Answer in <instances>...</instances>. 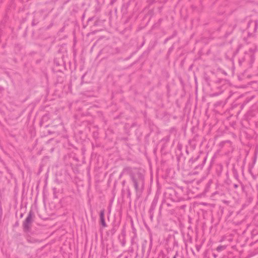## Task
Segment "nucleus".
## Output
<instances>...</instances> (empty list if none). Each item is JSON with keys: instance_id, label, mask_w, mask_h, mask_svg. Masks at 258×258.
<instances>
[{"instance_id": "2", "label": "nucleus", "mask_w": 258, "mask_h": 258, "mask_svg": "<svg viewBox=\"0 0 258 258\" xmlns=\"http://www.w3.org/2000/svg\"><path fill=\"white\" fill-rule=\"evenodd\" d=\"M33 214L32 211H30L25 221L23 223V230L25 232L30 231L31 228V225L33 223Z\"/></svg>"}, {"instance_id": "9", "label": "nucleus", "mask_w": 258, "mask_h": 258, "mask_svg": "<svg viewBox=\"0 0 258 258\" xmlns=\"http://www.w3.org/2000/svg\"><path fill=\"white\" fill-rule=\"evenodd\" d=\"M206 160V159L205 158L203 161V164L200 166L201 169H202L203 168L204 164L205 163Z\"/></svg>"}, {"instance_id": "4", "label": "nucleus", "mask_w": 258, "mask_h": 258, "mask_svg": "<svg viewBox=\"0 0 258 258\" xmlns=\"http://www.w3.org/2000/svg\"><path fill=\"white\" fill-rule=\"evenodd\" d=\"M253 24L254 25V30L256 29L257 22L256 21H250L248 24V27L250 26V25Z\"/></svg>"}, {"instance_id": "8", "label": "nucleus", "mask_w": 258, "mask_h": 258, "mask_svg": "<svg viewBox=\"0 0 258 258\" xmlns=\"http://www.w3.org/2000/svg\"><path fill=\"white\" fill-rule=\"evenodd\" d=\"M130 170V168H125L123 169V171L122 172V173H121V175H122V174H123L125 173L126 171H128V170Z\"/></svg>"}, {"instance_id": "13", "label": "nucleus", "mask_w": 258, "mask_h": 258, "mask_svg": "<svg viewBox=\"0 0 258 258\" xmlns=\"http://www.w3.org/2000/svg\"><path fill=\"white\" fill-rule=\"evenodd\" d=\"M22 216H23V215H22V214H21V217H22Z\"/></svg>"}, {"instance_id": "3", "label": "nucleus", "mask_w": 258, "mask_h": 258, "mask_svg": "<svg viewBox=\"0 0 258 258\" xmlns=\"http://www.w3.org/2000/svg\"><path fill=\"white\" fill-rule=\"evenodd\" d=\"M104 210H102L100 212V223L103 227L107 226L104 218Z\"/></svg>"}, {"instance_id": "10", "label": "nucleus", "mask_w": 258, "mask_h": 258, "mask_svg": "<svg viewBox=\"0 0 258 258\" xmlns=\"http://www.w3.org/2000/svg\"><path fill=\"white\" fill-rule=\"evenodd\" d=\"M233 187H234L235 188H237V187H238V185H237V184H234L233 185Z\"/></svg>"}, {"instance_id": "12", "label": "nucleus", "mask_w": 258, "mask_h": 258, "mask_svg": "<svg viewBox=\"0 0 258 258\" xmlns=\"http://www.w3.org/2000/svg\"><path fill=\"white\" fill-rule=\"evenodd\" d=\"M218 94H214L213 96H217Z\"/></svg>"}, {"instance_id": "11", "label": "nucleus", "mask_w": 258, "mask_h": 258, "mask_svg": "<svg viewBox=\"0 0 258 258\" xmlns=\"http://www.w3.org/2000/svg\"><path fill=\"white\" fill-rule=\"evenodd\" d=\"M177 252L176 253L175 255L173 257V258H176V256L177 255Z\"/></svg>"}, {"instance_id": "5", "label": "nucleus", "mask_w": 258, "mask_h": 258, "mask_svg": "<svg viewBox=\"0 0 258 258\" xmlns=\"http://www.w3.org/2000/svg\"><path fill=\"white\" fill-rule=\"evenodd\" d=\"M226 245H219L217 247L216 250L218 252H220L221 251L226 249Z\"/></svg>"}, {"instance_id": "6", "label": "nucleus", "mask_w": 258, "mask_h": 258, "mask_svg": "<svg viewBox=\"0 0 258 258\" xmlns=\"http://www.w3.org/2000/svg\"><path fill=\"white\" fill-rule=\"evenodd\" d=\"M125 234H123L122 237V239H120L121 243L122 246H124L125 244Z\"/></svg>"}, {"instance_id": "7", "label": "nucleus", "mask_w": 258, "mask_h": 258, "mask_svg": "<svg viewBox=\"0 0 258 258\" xmlns=\"http://www.w3.org/2000/svg\"><path fill=\"white\" fill-rule=\"evenodd\" d=\"M157 200H155V199L153 201V203L152 204V206L151 209L154 210L156 207V204H157Z\"/></svg>"}, {"instance_id": "1", "label": "nucleus", "mask_w": 258, "mask_h": 258, "mask_svg": "<svg viewBox=\"0 0 258 258\" xmlns=\"http://www.w3.org/2000/svg\"><path fill=\"white\" fill-rule=\"evenodd\" d=\"M131 178L133 182L137 195H141L144 188L145 178L140 171L131 173Z\"/></svg>"}]
</instances>
